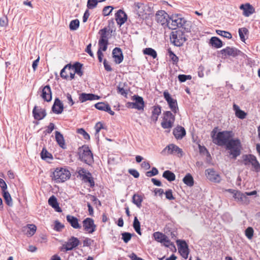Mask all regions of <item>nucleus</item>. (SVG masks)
I'll use <instances>...</instances> for the list:
<instances>
[{
  "label": "nucleus",
  "instance_id": "nucleus-1",
  "mask_svg": "<svg viewBox=\"0 0 260 260\" xmlns=\"http://www.w3.org/2000/svg\"><path fill=\"white\" fill-rule=\"evenodd\" d=\"M167 27L172 30L177 29V28H182L186 32H190L191 30L190 22L186 21L184 18L182 17L180 14H174L170 16Z\"/></svg>",
  "mask_w": 260,
  "mask_h": 260
},
{
  "label": "nucleus",
  "instance_id": "nucleus-2",
  "mask_svg": "<svg viewBox=\"0 0 260 260\" xmlns=\"http://www.w3.org/2000/svg\"><path fill=\"white\" fill-rule=\"evenodd\" d=\"M234 136V134L232 131H225L216 134V131L214 129L211 132L213 142L220 146H225Z\"/></svg>",
  "mask_w": 260,
  "mask_h": 260
},
{
  "label": "nucleus",
  "instance_id": "nucleus-3",
  "mask_svg": "<svg viewBox=\"0 0 260 260\" xmlns=\"http://www.w3.org/2000/svg\"><path fill=\"white\" fill-rule=\"evenodd\" d=\"M184 28H178L171 33V42L174 46L180 47L187 41Z\"/></svg>",
  "mask_w": 260,
  "mask_h": 260
},
{
  "label": "nucleus",
  "instance_id": "nucleus-4",
  "mask_svg": "<svg viewBox=\"0 0 260 260\" xmlns=\"http://www.w3.org/2000/svg\"><path fill=\"white\" fill-rule=\"evenodd\" d=\"M225 147L226 150L230 151V155L234 159H236L241 153L242 146L239 139L232 138L225 146Z\"/></svg>",
  "mask_w": 260,
  "mask_h": 260
},
{
  "label": "nucleus",
  "instance_id": "nucleus-5",
  "mask_svg": "<svg viewBox=\"0 0 260 260\" xmlns=\"http://www.w3.org/2000/svg\"><path fill=\"white\" fill-rule=\"evenodd\" d=\"M51 177L56 182H63L70 178L71 173L69 171L66 169L58 168L53 172Z\"/></svg>",
  "mask_w": 260,
  "mask_h": 260
},
{
  "label": "nucleus",
  "instance_id": "nucleus-6",
  "mask_svg": "<svg viewBox=\"0 0 260 260\" xmlns=\"http://www.w3.org/2000/svg\"><path fill=\"white\" fill-rule=\"evenodd\" d=\"M80 159L85 163L90 165L93 162V155L87 146H82L79 149Z\"/></svg>",
  "mask_w": 260,
  "mask_h": 260
},
{
  "label": "nucleus",
  "instance_id": "nucleus-7",
  "mask_svg": "<svg viewBox=\"0 0 260 260\" xmlns=\"http://www.w3.org/2000/svg\"><path fill=\"white\" fill-rule=\"evenodd\" d=\"M220 53L224 56L225 57L227 56L236 57L237 56H240L245 59L247 57V56L245 53L233 47H226L225 48L221 50Z\"/></svg>",
  "mask_w": 260,
  "mask_h": 260
},
{
  "label": "nucleus",
  "instance_id": "nucleus-8",
  "mask_svg": "<svg viewBox=\"0 0 260 260\" xmlns=\"http://www.w3.org/2000/svg\"><path fill=\"white\" fill-rule=\"evenodd\" d=\"M175 116L170 111H166L164 113L161 125L165 129L171 128L173 126Z\"/></svg>",
  "mask_w": 260,
  "mask_h": 260
},
{
  "label": "nucleus",
  "instance_id": "nucleus-9",
  "mask_svg": "<svg viewBox=\"0 0 260 260\" xmlns=\"http://www.w3.org/2000/svg\"><path fill=\"white\" fill-rule=\"evenodd\" d=\"M169 18L170 16L164 10H159L155 14L156 21L160 23L164 28L168 25Z\"/></svg>",
  "mask_w": 260,
  "mask_h": 260
},
{
  "label": "nucleus",
  "instance_id": "nucleus-10",
  "mask_svg": "<svg viewBox=\"0 0 260 260\" xmlns=\"http://www.w3.org/2000/svg\"><path fill=\"white\" fill-rule=\"evenodd\" d=\"M80 243V242L77 238L72 236L68 240L67 242L62 245L60 250L64 252L72 250L78 246Z\"/></svg>",
  "mask_w": 260,
  "mask_h": 260
},
{
  "label": "nucleus",
  "instance_id": "nucleus-11",
  "mask_svg": "<svg viewBox=\"0 0 260 260\" xmlns=\"http://www.w3.org/2000/svg\"><path fill=\"white\" fill-rule=\"evenodd\" d=\"M182 150L175 144H171L166 147L161 152L162 155L179 154L182 155Z\"/></svg>",
  "mask_w": 260,
  "mask_h": 260
},
{
  "label": "nucleus",
  "instance_id": "nucleus-12",
  "mask_svg": "<svg viewBox=\"0 0 260 260\" xmlns=\"http://www.w3.org/2000/svg\"><path fill=\"white\" fill-rule=\"evenodd\" d=\"M83 227L85 232L92 234L95 231L96 225L92 218L88 217L83 221Z\"/></svg>",
  "mask_w": 260,
  "mask_h": 260
},
{
  "label": "nucleus",
  "instance_id": "nucleus-13",
  "mask_svg": "<svg viewBox=\"0 0 260 260\" xmlns=\"http://www.w3.org/2000/svg\"><path fill=\"white\" fill-rule=\"evenodd\" d=\"M164 96L165 100L168 102L170 108L174 113H176L179 110L177 101L173 99L170 93L167 91L164 92Z\"/></svg>",
  "mask_w": 260,
  "mask_h": 260
},
{
  "label": "nucleus",
  "instance_id": "nucleus-14",
  "mask_svg": "<svg viewBox=\"0 0 260 260\" xmlns=\"http://www.w3.org/2000/svg\"><path fill=\"white\" fill-rule=\"evenodd\" d=\"M205 174L207 178L212 182L219 183L221 177L213 169H208L205 170Z\"/></svg>",
  "mask_w": 260,
  "mask_h": 260
},
{
  "label": "nucleus",
  "instance_id": "nucleus-15",
  "mask_svg": "<svg viewBox=\"0 0 260 260\" xmlns=\"http://www.w3.org/2000/svg\"><path fill=\"white\" fill-rule=\"evenodd\" d=\"M72 71V64L70 63L66 64L60 71V77L62 79L67 80L73 79V78L71 77V73H73Z\"/></svg>",
  "mask_w": 260,
  "mask_h": 260
},
{
  "label": "nucleus",
  "instance_id": "nucleus-16",
  "mask_svg": "<svg viewBox=\"0 0 260 260\" xmlns=\"http://www.w3.org/2000/svg\"><path fill=\"white\" fill-rule=\"evenodd\" d=\"M177 243L178 245V250L181 255L185 259H187L189 254V249L187 243L183 240H177Z\"/></svg>",
  "mask_w": 260,
  "mask_h": 260
},
{
  "label": "nucleus",
  "instance_id": "nucleus-17",
  "mask_svg": "<svg viewBox=\"0 0 260 260\" xmlns=\"http://www.w3.org/2000/svg\"><path fill=\"white\" fill-rule=\"evenodd\" d=\"M115 20L118 25L121 26L127 19V16L125 12L121 10H118L115 14Z\"/></svg>",
  "mask_w": 260,
  "mask_h": 260
},
{
  "label": "nucleus",
  "instance_id": "nucleus-18",
  "mask_svg": "<svg viewBox=\"0 0 260 260\" xmlns=\"http://www.w3.org/2000/svg\"><path fill=\"white\" fill-rule=\"evenodd\" d=\"M229 191L232 193H234L233 197L238 202L244 204L248 203V198L246 197L245 193H242L241 191L235 190L232 191V189H229Z\"/></svg>",
  "mask_w": 260,
  "mask_h": 260
},
{
  "label": "nucleus",
  "instance_id": "nucleus-19",
  "mask_svg": "<svg viewBox=\"0 0 260 260\" xmlns=\"http://www.w3.org/2000/svg\"><path fill=\"white\" fill-rule=\"evenodd\" d=\"M112 57L116 64H120L123 60V55L121 48L115 47L112 51Z\"/></svg>",
  "mask_w": 260,
  "mask_h": 260
},
{
  "label": "nucleus",
  "instance_id": "nucleus-20",
  "mask_svg": "<svg viewBox=\"0 0 260 260\" xmlns=\"http://www.w3.org/2000/svg\"><path fill=\"white\" fill-rule=\"evenodd\" d=\"M239 8L243 10V15L245 17H249L255 12L254 8L249 3L242 4L240 6Z\"/></svg>",
  "mask_w": 260,
  "mask_h": 260
},
{
  "label": "nucleus",
  "instance_id": "nucleus-21",
  "mask_svg": "<svg viewBox=\"0 0 260 260\" xmlns=\"http://www.w3.org/2000/svg\"><path fill=\"white\" fill-rule=\"evenodd\" d=\"M32 114L35 119L40 120L46 116V112L45 109L35 106L32 110Z\"/></svg>",
  "mask_w": 260,
  "mask_h": 260
},
{
  "label": "nucleus",
  "instance_id": "nucleus-22",
  "mask_svg": "<svg viewBox=\"0 0 260 260\" xmlns=\"http://www.w3.org/2000/svg\"><path fill=\"white\" fill-rule=\"evenodd\" d=\"M83 64L80 63V62L76 61L72 64L73 71L72 74H71V77L74 79L75 75L76 74L77 75L80 77L83 75V71L82 70L83 67Z\"/></svg>",
  "mask_w": 260,
  "mask_h": 260
},
{
  "label": "nucleus",
  "instance_id": "nucleus-23",
  "mask_svg": "<svg viewBox=\"0 0 260 260\" xmlns=\"http://www.w3.org/2000/svg\"><path fill=\"white\" fill-rule=\"evenodd\" d=\"M100 97L92 93H82L79 96V101L81 103L85 102L88 100L93 101L100 99Z\"/></svg>",
  "mask_w": 260,
  "mask_h": 260
},
{
  "label": "nucleus",
  "instance_id": "nucleus-24",
  "mask_svg": "<svg viewBox=\"0 0 260 260\" xmlns=\"http://www.w3.org/2000/svg\"><path fill=\"white\" fill-rule=\"evenodd\" d=\"M63 110V106L62 103L60 100L56 99L52 107V112L55 114H59L62 112Z\"/></svg>",
  "mask_w": 260,
  "mask_h": 260
},
{
  "label": "nucleus",
  "instance_id": "nucleus-25",
  "mask_svg": "<svg viewBox=\"0 0 260 260\" xmlns=\"http://www.w3.org/2000/svg\"><path fill=\"white\" fill-rule=\"evenodd\" d=\"M41 96L45 101L50 102L51 100L52 94L49 85H46L42 89Z\"/></svg>",
  "mask_w": 260,
  "mask_h": 260
},
{
  "label": "nucleus",
  "instance_id": "nucleus-26",
  "mask_svg": "<svg viewBox=\"0 0 260 260\" xmlns=\"http://www.w3.org/2000/svg\"><path fill=\"white\" fill-rule=\"evenodd\" d=\"M112 32V29H108L107 27H105L104 28L100 29L99 31V34L100 35V38L99 41L109 43V37H108V33Z\"/></svg>",
  "mask_w": 260,
  "mask_h": 260
},
{
  "label": "nucleus",
  "instance_id": "nucleus-27",
  "mask_svg": "<svg viewBox=\"0 0 260 260\" xmlns=\"http://www.w3.org/2000/svg\"><path fill=\"white\" fill-rule=\"evenodd\" d=\"M132 100L135 101V104L136 106V109L138 110H141L144 109V102L143 99L139 95H135L132 97Z\"/></svg>",
  "mask_w": 260,
  "mask_h": 260
},
{
  "label": "nucleus",
  "instance_id": "nucleus-28",
  "mask_svg": "<svg viewBox=\"0 0 260 260\" xmlns=\"http://www.w3.org/2000/svg\"><path fill=\"white\" fill-rule=\"evenodd\" d=\"M67 220L74 229H80L81 228L77 218L72 215H68L67 216Z\"/></svg>",
  "mask_w": 260,
  "mask_h": 260
},
{
  "label": "nucleus",
  "instance_id": "nucleus-29",
  "mask_svg": "<svg viewBox=\"0 0 260 260\" xmlns=\"http://www.w3.org/2000/svg\"><path fill=\"white\" fill-rule=\"evenodd\" d=\"M209 44L210 46L217 49L220 48L224 45L223 42L217 37H211Z\"/></svg>",
  "mask_w": 260,
  "mask_h": 260
},
{
  "label": "nucleus",
  "instance_id": "nucleus-30",
  "mask_svg": "<svg viewBox=\"0 0 260 260\" xmlns=\"http://www.w3.org/2000/svg\"><path fill=\"white\" fill-rule=\"evenodd\" d=\"M173 134L177 139H181L186 135V132L184 127L178 126L174 129Z\"/></svg>",
  "mask_w": 260,
  "mask_h": 260
},
{
  "label": "nucleus",
  "instance_id": "nucleus-31",
  "mask_svg": "<svg viewBox=\"0 0 260 260\" xmlns=\"http://www.w3.org/2000/svg\"><path fill=\"white\" fill-rule=\"evenodd\" d=\"M117 89V92L124 97L127 96V93L129 90V87L125 85V83L121 82L118 85Z\"/></svg>",
  "mask_w": 260,
  "mask_h": 260
},
{
  "label": "nucleus",
  "instance_id": "nucleus-32",
  "mask_svg": "<svg viewBox=\"0 0 260 260\" xmlns=\"http://www.w3.org/2000/svg\"><path fill=\"white\" fill-rule=\"evenodd\" d=\"M48 204L51 206L55 210L58 212L62 211L61 209L59 207V204L57 202V199L54 196H52L48 200Z\"/></svg>",
  "mask_w": 260,
  "mask_h": 260
},
{
  "label": "nucleus",
  "instance_id": "nucleus-33",
  "mask_svg": "<svg viewBox=\"0 0 260 260\" xmlns=\"http://www.w3.org/2000/svg\"><path fill=\"white\" fill-rule=\"evenodd\" d=\"M161 113V107L160 106H155L153 107V109L152 112V115L151 119L152 121L156 122L158 116Z\"/></svg>",
  "mask_w": 260,
  "mask_h": 260
},
{
  "label": "nucleus",
  "instance_id": "nucleus-34",
  "mask_svg": "<svg viewBox=\"0 0 260 260\" xmlns=\"http://www.w3.org/2000/svg\"><path fill=\"white\" fill-rule=\"evenodd\" d=\"M233 109L235 112L236 116L239 118L243 119L246 117V113L241 110L238 105L234 104L233 105Z\"/></svg>",
  "mask_w": 260,
  "mask_h": 260
},
{
  "label": "nucleus",
  "instance_id": "nucleus-35",
  "mask_svg": "<svg viewBox=\"0 0 260 260\" xmlns=\"http://www.w3.org/2000/svg\"><path fill=\"white\" fill-rule=\"evenodd\" d=\"M55 139L58 143V144L62 148H64V140L63 137V135L59 132L56 131L55 133Z\"/></svg>",
  "mask_w": 260,
  "mask_h": 260
},
{
  "label": "nucleus",
  "instance_id": "nucleus-36",
  "mask_svg": "<svg viewBox=\"0 0 260 260\" xmlns=\"http://www.w3.org/2000/svg\"><path fill=\"white\" fill-rule=\"evenodd\" d=\"M142 201H143V198L141 195H140L139 194H137V193L134 194L133 198H132V202L139 208H141V207L142 206Z\"/></svg>",
  "mask_w": 260,
  "mask_h": 260
},
{
  "label": "nucleus",
  "instance_id": "nucleus-37",
  "mask_svg": "<svg viewBox=\"0 0 260 260\" xmlns=\"http://www.w3.org/2000/svg\"><path fill=\"white\" fill-rule=\"evenodd\" d=\"M143 53L144 54L149 55L154 59L157 57L156 51L152 48H146L144 49L143 50Z\"/></svg>",
  "mask_w": 260,
  "mask_h": 260
},
{
  "label": "nucleus",
  "instance_id": "nucleus-38",
  "mask_svg": "<svg viewBox=\"0 0 260 260\" xmlns=\"http://www.w3.org/2000/svg\"><path fill=\"white\" fill-rule=\"evenodd\" d=\"M238 32L241 41L245 42L246 40L245 36H248L249 34L248 29L246 27L240 28L238 30Z\"/></svg>",
  "mask_w": 260,
  "mask_h": 260
},
{
  "label": "nucleus",
  "instance_id": "nucleus-39",
  "mask_svg": "<svg viewBox=\"0 0 260 260\" xmlns=\"http://www.w3.org/2000/svg\"><path fill=\"white\" fill-rule=\"evenodd\" d=\"M168 54L169 56V58L172 61L173 64H176L179 61V58L177 55L174 53V52L171 50V48H169L167 50Z\"/></svg>",
  "mask_w": 260,
  "mask_h": 260
},
{
  "label": "nucleus",
  "instance_id": "nucleus-40",
  "mask_svg": "<svg viewBox=\"0 0 260 260\" xmlns=\"http://www.w3.org/2000/svg\"><path fill=\"white\" fill-rule=\"evenodd\" d=\"M162 177L167 179L169 181H173L175 180V175L170 171H165L163 174Z\"/></svg>",
  "mask_w": 260,
  "mask_h": 260
},
{
  "label": "nucleus",
  "instance_id": "nucleus-41",
  "mask_svg": "<svg viewBox=\"0 0 260 260\" xmlns=\"http://www.w3.org/2000/svg\"><path fill=\"white\" fill-rule=\"evenodd\" d=\"M153 237L156 241L161 243H162L164 241H165V238H167L166 235L158 232L154 233Z\"/></svg>",
  "mask_w": 260,
  "mask_h": 260
},
{
  "label": "nucleus",
  "instance_id": "nucleus-42",
  "mask_svg": "<svg viewBox=\"0 0 260 260\" xmlns=\"http://www.w3.org/2000/svg\"><path fill=\"white\" fill-rule=\"evenodd\" d=\"M3 196L6 203L9 206H12L13 202L10 194L7 191H3Z\"/></svg>",
  "mask_w": 260,
  "mask_h": 260
},
{
  "label": "nucleus",
  "instance_id": "nucleus-43",
  "mask_svg": "<svg viewBox=\"0 0 260 260\" xmlns=\"http://www.w3.org/2000/svg\"><path fill=\"white\" fill-rule=\"evenodd\" d=\"M183 182L188 186H192L194 184L193 179L190 174H187L183 179Z\"/></svg>",
  "mask_w": 260,
  "mask_h": 260
},
{
  "label": "nucleus",
  "instance_id": "nucleus-44",
  "mask_svg": "<svg viewBox=\"0 0 260 260\" xmlns=\"http://www.w3.org/2000/svg\"><path fill=\"white\" fill-rule=\"evenodd\" d=\"M82 180H84V182H88L91 187H93L94 186V181L91 176V174L89 172H88L87 175L85 176Z\"/></svg>",
  "mask_w": 260,
  "mask_h": 260
},
{
  "label": "nucleus",
  "instance_id": "nucleus-45",
  "mask_svg": "<svg viewBox=\"0 0 260 260\" xmlns=\"http://www.w3.org/2000/svg\"><path fill=\"white\" fill-rule=\"evenodd\" d=\"M80 24V21L78 19H74L72 20L69 24V28L71 30H77L79 27Z\"/></svg>",
  "mask_w": 260,
  "mask_h": 260
},
{
  "label": "nucleus",
  "instance_id": "nucleus-46",
  "mask_svg": "<svg viewBox=\"0 0 260 260\" xmlns=\"http://www.w3.org/2000/svg\"><path fill=\"white\" fill-rule=\"evenodd\" d=\"M133 227L135 229V231L139 235H141L142 233L141 232L140 228V223L138 220L137 217H135L134 218V222H133Z\"/></svg>",
  "mask_w": 260,
  "mask_h": 260
},
{
  "label": "nucleus",
  "instance_id": "nucleus-47",
  "mask_svg": "<svg viewBox=\"0 0 260 260\" xmlns=\"http://www.w3.org/2000/svg\"><path fill=\"white\" fill-rule=\"evenodd\" d=\"M27 229V231L26 232V234L29 236H32L36 232L37 227L33 224H28Z\"/></svg>",
  "mask_w": 260,
  "mask_h": 260
},
{
  "label": "nucleus",
  "instance_id": "nucleus-48",
  "mask_svg": "<svg viewBox=\"0 0 260 260\" xmlns=\"http://www.w3.org/2000/svg\"><path fill=\"white\" fill-rule=\"evenodd\" d=\"M216 32L217 35L226 38L227 39H231L232 38V34L229 31L221 30H216Z\"/></svg>",
  "mask_w": 260,
  "mask_h": 260
},
{
  "label": "nucleus",
  "instance_id": "nucleus-49",
  "mask_svg": "<svg viewBox=\"0 0 260 260\" xmlns=\"http://www.w3.org/2000/svg\"><path fill=\"white\" fill-rule=\"evenodd\" d=\"M254 158V155H245L243 156V162L245 166H248L251 164V160Z\"/></svg>",
  "mask_w": 260,
  "mask_h": 260
},
{
  "label": "nucleus",
  "instance_id": "nucleus-50",
  "mask_svg": "<svg viewBox=\"0 0 260 260\" xmlns=\"http://www.w3.org/2000/svg\"><path fill=\"white\" fill-rule=\"evenodd\" d=\"M41 158L43 159L47 160V159H52V156L51 153H49L47 150L43 148L41 153Z\"/></svg>",
  "mask_w": 260,
  "mask_h": 260
},
{
  "label": "nucleus",
  "instance_id": "nucleus-51",
  "mask_svg": "<svg viewBox=\"0 0 260 260\" xmlns=\"http://www.w3.org/2000/svg\"><path fill=\"white\" fill-rule=\"evenodd\" d=\"M114 9V7L111 6H107L105 7H104L103 11H102V14L104 16H109L110 15L111 12H112V10Z\"/></svg>",
  "mask_w": 260,
  "mask_h": 260
},
{
  "label": "nucleus",
  "instance_id": "nucleus-52",
  "mask_svg": "<svg viewBox=\"0 0 260 260\" xmlns=\"http://www.w3.org/2000/svg\"><path fill=\"white\" fill-rule=\"evenodd\" d=\"M99 2V0H88L87 7L89 9H92L96 7Z\"/></svg>",
  "mask_w": 260,
  "mask_h": 260
},
{
  "label": "nucleus",
  "instance_id": "nucleus-53",
  "mask_svg": "<svg viewBox=\"0 0 260 260\" xmlns=\"http://www.w3.org/2000/svg\"><path fill=\"white\" fill-rule=\"evenodd\" d=\"M254 231L252 227H248L245 231V234L246 237L251 240L253 236Z\"/></svg>",
  "mask_w": 260,
  "mask_h": 260
},
{
  "label": "nucleus",
  "instance_id": "nucleus-54",
  "mask_svg": "<svg viewBox=\"0 0 260 260\" xmlns=\"http://www.w3.org/2000/svg\"><path fill=\"white\" fill-rule=\"evenodd\" d=\"M108 44L109 43L99 41V48L98 50H100L102 52L103 51H106L107 49Z\"/></svg>",
  "mask_w": 260,
  "mask_h": 260
},
{
  "label": "nucleus",
  "instance_id": "nucleus-55",
  "mask_svg": "<svg viewBox=\"0 0 260 260\" xmlns=\"http://www.w3.org/2000/svg\"><path fill=\"white\" fill-rule=\"evenodd\" d=\"M250 165L252 166L256 172H258L260 170V165L254 156V158H253L251 160Z\"/></svg>",
  "mask_w": 260,
  "mask_h": 260
},
{
  "label": "nucleus",
  "instance_id": "nucleus-56",
  "mask_svg": "<svg viewBox=\"0 0 260 260\" xmlns=\"http://www.w3.org/2000/svg\"><path fill=\"white\" fill-rule=\"evenodd\" d=\"M108 104H106L104 102H99L94 105V107L97 109L101 110V111H104L106 110V107H107V105Z\"/></svg>",
  "mask_w": 260,
  "mask_h": 260
},
{
  "label": "nucleus",
  "instance_id": "nucleus-57",
  "mask_svg": "<svg viewBox=\"0 0 260 260\" xmlns=\"http://www.w3.org/2000/svg\"><path fill=\"white\" fill-rule=\"evenodd\" d=\"M122 235V239L123 241L127 243L132 238V235L127 232H124L121 234Z\"/></svg>",
  "mask_w": 260,
  "mask_h": 260
},
{
  "label": "nucleus",
  "instance_id": "nucleus-58",
  "mask_svg": "<svg viewBox=\"0 0 260 260\" xmlns=\"http://www.w3.org/2000/svg\"><path fill=\"white\" fill-rule=\"evenodd\" d=\"M179 81H186V80H190L192 79V77L190 75L180 74L178 76Z\"/></svg>",
  "mask_w": 260,
  "mask_h": 260
},
{
  "label": "nucleus",
  "instance_id": "nucleus-59",
  "mask_svg": "<svg viewBox=\"0 0 260 260\" xmlns=\"http://www.w3.org/2000/svg\"><path fill=\"white\" fill-rule=\"evenodd\" d=\"M158 170L156 168L153 167L151 171H148L146 172V175L147 177H150L156 175L157 174H158Z\"/></svg>",
  "mask_w": 260,
  "mask_h": 260
},
{
  "label": "nucleus",
  "instance_id": "nucleus-60",
  "mask_svg": "<svg viewBox=\"0 0 260 260\" xmlns=\"http://www.w3.org/2000/svg\"><path fill=\"white\" fill-rule=\"evenodd\" d=\"M77 172L78 173V174H79V175L80 177H82V179L84 178V177L85 176L87 175V173H88V172H87L84 169L82 168H78L77 170Z\"/></svg>",
  "mask_w": 260,
  "mask_h": 260
},
{
  "label": "nucleus",
  "instance_id": "nucleus-61",
  "mask_svg": "<svg viewBox=\"0 0 260 260\" xmlns=\"http://www.w3.org/2000/svg\"><path fill=\"white\" fill-rule=\"evenodd\" d=\"M78 133L80 134H81L83 136V137L86 140H89L90 139V136L88 134H87L83 128H79L77 130Z\"/></svg>",
  "mask_w": 260,
  "mask_h": 260
},
{
  "label": "nucleus",
  "instance_id": "nucleus-62",
  "mask_svg": "<svg viewBox=\"0 0 260 260\" xmlns=\"http://www.w3.org/2000/svg\"><path fill=\"white\" fill-rule=\"evenodd\" d=\"M54 223L55 224L54 229L57 231H60L64 228L63 224L57 220H56Z\"/></svg>",
  "mask_w": 260,
  "mask_h": 260
},
{
  "label": "nucleus",
  "instance_id": "nucleus-63",
  "mask_svg": "<svg viewBox=\"0 0 260 260\" xmlns=\"http://www.w3.org/2000/svg\"><path fill=\"white\" fill-rule=\"evenodd\" d=\"M166 199L169 200H173L175 199V198L173 196L172 190L171 189L167 190L165 192Z\"/></svg>",
  "mask_w": 260,
  "mask_h": 260
},
{
  "label": "nucleus",
  "instance_id": "nucleus-64",
  "mask_svg": "<svg viewBox=\"0 0 260 260\" xmlns=\"http://www.w3.org/2000/svg\"><path fill=\"white\" fill-rule=\"evenodd\" d=\"M162 243L164 245L167 247H169L170 246H172L173 248L175 247L174 244L170 241L167 236V238H165V241H164Z\"/></svg>",
  "mask_w": 260,
  "mask_h": 260
}]
</instances>
